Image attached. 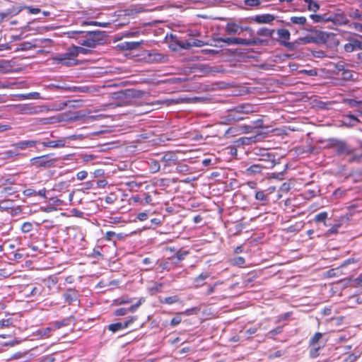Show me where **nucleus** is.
Instances as JSON below:
<instances>
[{
	"mask_svg": "<svg viewBox=\"0 0 362 362\" xmlns=\"http://www.w3.org/2000/svg\"><path fill=\"white\" fill-rule=\"evenodd\" d=\"M71 37L75 34H81V37L78 38V43L90 48H95L98 45H102L105 42L106 36L105 31H73L70 33Z\"/></svg>",
	"mask_w": 362,
	"mask_h": 362,
	"instance_id": "obj_1",
	"label": "nucleus"
},
{
	"mask_svg": "<svg viewBox=\"0 0 362 362\" xmlns=\"http://www.w3.org/2000/svg\"><path fill=\"white\" fill-rule=\"evenodd\" d=\"M327 148H333L337 155L341 157L351 155L354 151V149L345 141L337 139H329L327 141Z\"/></svg>",
	"mask_w": 362,
	"mask_h": 362,
	"instance_id": "obj_2",
	"label": "nucleus"
},
{
	"mask_svg": "<svg viewBox=\"0 0 362 362\" xmlns=\"http://www.w3.org/2000/svg\"><path fill=\"white\" fill-rule=\"evenodd\" d=\"M217 42H224L228 45H242L245 46H254L261 45L262 40L258 37L252 39H244L240 37H218L215 39Z\"/></svg>",
	"mask_w": 362,
	"mask_h": 362,
	"instance_id": "obj_3",
	"label": "nucleus"
},
{
	"mask_svg": "<svg viewBox=\"0 0 362 362\" xmlns=\"http://www.w3.org/2000/svg\"><path fill=\"white\" fill-rule=\"evenodd\" d=\"M59 161V158L54 156V154H47L41 156L35 157L30 159V163L36 168H48L54 167Z\"/></svg>",
	"mask_w": 362,
	"mask_h": 362,
	"instance_id": "obj_4",
	"label": "nucleus"
},
{
	"mask_svg": "<svg viewBox=\"0 0 362 362\" xmlns=\"http://www.w3.org/2000/svg\"><path fill=\"white\" fill-rule=\"evenodd\" d=\"M70 47L66 52L57 54L54 60L59 64L71 66L77 64L76 53Z\"/></svg>",
	"mask_w": 362,
	"mask_h": 362,
	"instance_id": "obj_5",
	"label": "nucleus"
},
{
	"mask_svg": "<svg viewBox=\"0 0 362 362\" xmlns=\"http://www.w3.org/2000/svg\"><path fill=\"white\" fill-rule=\"evenodd\" d=\"M268 160H261V161H264L266 163H257L253 164L251 166H250L248 168H247L246 171L247 174L250 175H257L262 172V169L264 168H272L276 165V162L274 160V156L272 154L267 155Z\"/></svg>",
	"mask_w": 362,
	"mask_h": 362,
	"instance_id": "obj_6",
	"label": "nucleus"
},
{
	"mask_svg": "<svg viewBox=\"0 0 362 362\" xmlns=\"http://www.w3.org/2000/svg\"><path fill=\"white\" fill-rule=\"evenodd\" d=\"M244 119V116H242L240 112H238L237 107L235 106L223 113L220 118V123L223 124H232Z\"/></svg>",
	"mask_w": 362,
	"mask_h": 362,
	"instance_id": "obj_7",
	"label": "nucleus"
},
{
	"mask_svg": "<svg viewBox=\"0 0 362 362\" xmlns=\"http://www.w3.org/2000/svg\"><path fill=\"white\" fill-rule=\"evenodd\" d=\"M247 31L250 36H254L253 30L249 27H242L235 23H228L226 26V31L228 35H241L243 31Z\"/></svg>",
	"mask_w": 362,
	"mask_h": 362,
	"instance_id": "obj_8",
	"label": "nucleus"
},
{
	"mask_svg": "<svg viewBox=\"0 0 362 362\" xmlns=\"http://www.w3.org/2000/svg\"><path fill=\"white\" fill-rule=\"evenodd\" d=\"M117 98H142L145 93L136 89H126L117 93Z\"/></svg>",
	"mask_w": 362,
	"mask_h": 362,
	"instance_id": "obj_9",
	"label": "nucleus"
},
{
	"mask_svg": "<svg viewBox=\"0 0 362 362\" xmlns=\"http://www.w3.org/2000/svg\"><path fill=\"white\" fill-rule=\"evenodd\" d=\"M328 22H332L335 25H341L346 24L347 19L343 13L330 11L329 13Z\"/></svg>",
	"mask_w": 362,
	"mask_h": 362,
	"instance_id": "obj_10",
	"label": "nucleus"
},
{
	"mask_svg": "<svg viewBox=\"0 0 362 362\" xmlns=\"http://www.w3.org/2000/svg\"><path fill=\"white\" fill-rule=\"evenodd\" d=\"M328 38V35L322 31H319L317 33V36H305L302 39V40L305 43H318V42H325Z\"/></svg>",
	"mask_w": 362,
	"mask_h": 362,
	"instance_id": "obj_11",
	"label": "nucleus"
},
{
	"mask_svg": "<svg viewBox=\"0 0 362 362\" xmlns=\"http://www.w3.org/2000/svg\"><path fill=\"white\" fill-rule=\"evenodd\" d=\"M19 110L22 114L26 115H35L42 111L40 107L34 106L32 104L20 105Z\"/></svg>",
	"mask_w": 362,
	"mask_h": 362,
	"instance_id": "obj_12",
	"label": "nucleus"
},
{
	"mask_svg": "<svg viewBox=\"0 0 362 362\" xmlns=\"http://www.w3.org/2000/svg\"><path fill=\"white\" fill-rule=\"evenodd\" d=\"M40 144L37 140H23L15 143L13 146L18 149H26L35 146L37 144Z\"/></svg>",
	"mask_w": 362,
	"mask_h": 362,
	"instance_id": "obj_13",
	"label": "nucleus"
},
{
	"mask_svg": "<svg viewBox=\"0 0 362 362\" xmlns=\"http://www.w3.org/2000/svg\"><path fill=\"white\" fill-rule=\"evenodd\" d=\"M238 112H240L242 116L243 115H248L255 112L256 107L250 103H243L236 106Z\"/></svg>",
	"mask_w": 362,
	"mask_h": 362,
	"instance_id": "obj_14",
	"label": "nucleus"
},
{
	"mask_svg": "<svg viewBox=\"0 0 362 362\" xmlns=\"http://www.w3.org/2000/svg\"><path fill=\"white\" fill-rule=\"evenodd\" d=\"M44 147H49V148H62L66 146V139L63 138L58 140L54 141H43L41 143Z\"/></svg>",
	"mask_w": 362,
	"mask_h": 362,
	"instance_id": "obj_15",
	"label": "nucleus"
},
{
	"mask_svg": "<svg viewBox=\"0 0 362 362\" xmlns=\"http://www.w3.org/2000/svg\"><path fill=\"white\" fill-rule=\"evenodd\" d=\"M142 44H144L143 40L139 42H123L120 44L119 47L123 49L132 51L137 49Z\"/></svg>",
	"mask_w": 362,
	"mask_h": 362,
	"instance_id": "obj_16",
	"label": "nucleus"
},
{
	"mask_svg": "<svg viewBox=\"0 0 362 362\" xmlns=\"http://www.w3.org/2000/svg\"><path fill=\"white\" fill-rule=\"evenodd\" d=\"M63 298H64L66 303H68L69 304H71L78 298L77 291L74 289L69 288L63 294Z\"/></svg>",
	"mask_w": 362,
	"mask_h": 362,
	"instance_id": "obj_17",
	"label": "nucleus"
},
{
	"mask_svg": "<svg viewBox=\"0 0 362 362\" xmlns=\"http://www.w3.org/2000/svg\"><path fill=\"white\" fill-rule=\"evenodd\" d=\"M57 88L74 93H88L91 90L88 86H57Z\"/></svg>",
	"mask_w": 362,
	"mask_h": 362,
	"instance_id": "obj_18",
	"label": "nucleus"
},
{
	"mask_svg": "<svg viewBox=\"0 0 362 362\" xmlns=\"http://www.w3.org/2000/svg\"><path fill=\"white\" fill-rule=\"evenodd\" d=\"M252 20L257 23H268L274 20V16L271 14H262L255 16Z\"/></svg>",
	"mask_w": 362,
	"mask_h": 362,
	"instance_id": "obj_19",
	"label": "nucleus"
},
{
	"mask_svg": "<svg viewBox=\"0 0 362 362\" xmlns=\"http://www.w3.org/2000/svg\"><path fill=\"white\" fill-rule=\"evenodd\" d=\"M36 42L37 40H35L33 42H23L18 45L16 51H27L33 48H35L38 47V45H37Z\"/></svg>",
	"mask_w": 362,
	"mask_h": 362,
	"instance_id": "obj_20",
	"label": "nucleus"
},
{
	"mask_svg": "<svg viewBox=\"0 0 362 362\" xmlns=\"http://www.w3.org/2000/svg\"><path fill=\"white\" fill-rule=\"evenodd\" d=\"M360 120L353 115H347L344 116L343 123L347 127H354L357 123H359Z\"/></svg>",
	"mask_w": 362,
	"mask_h": 362,
	"instance_id": "obj_21",
	"label": "nucleus"
},
{
	"mask_svg": "<svg viewBox=\"0 0 362 362\" xmlns=\"http://www.w3.org/2000/svg\"><path fill=\"white\" fill-rule=\"evenodd\" d=\"M209 277V272H203L194 279V284L195 287H200L205 283L204 281Z\"/></svg>",
	"mask_w": 362,
	"mask_h": 362,
	"instance_id": "obj_22",
	"label": "nucleus"
},
{
	"mask_svg": "<svg viewBox=\"0 0 362 362\" xmlns=\"http://www.w3.org/2000/svg\"><path fill=\"white\" fill-rule=\"evenodd\" d=\"M322 334L320 332H316L313 337L310 338L309 341L310 346H317L318 344H323L325 346V342L322 341Z\"/></svg>",
	"mask_w": 362,
	"mask_h": 362,
	"instance_id": "obj_23",
	"label": "nucleus"
},
{
	"mask_svg": "<svg viewBox=\"0 0 362 362\" xmlns=\"http://www.w3.org/2000/svg\"><path fill=\"white\" fill-rule=\"evenodd\" d=\"M22 8L18 6H13L11 8H9L6 10L5 13H2V18H6L8 16H13L18 14L21 11Z\"/></svg>",
	"mask_w": 362,
	"mask_h": 362,
	"instance_id": "obj_24",
	"label": "nucleus"
},
{
	"mask_svg": "<svg viewBox=\"0 0 362 362\" xmlns=\"http://www.w3.org/2000/svg\"><path fill=\"white\" fill-rule=\"evenodd\" d=\"M177 157L173 152H167L161 158V161L165 163V165H170L169 163L171 161H176Z\"/></svg>",
	"mask_w": 362,
	"mask_h": 362,
	"instance_id": "obj_25",
	"label": "nucleus"
},
{
	"mask_svg": "<svg viewBox=\"0 0 362 362\" xmlns=\"http://www.w3.org/2000/svg\"><path fill=\"white\" fill-rule=\"evenodd\" d=\"M310 18L315 23H326V22H328L329 13H324V14H322V15L311 14L310 16Z\"/></svg>",
	"mask_w": 362,
	"mask_h": 362,
	"instance_id": "obj_26",
	"label": "nucleus"
},
{
	"mask_svg": "<svg viewBox=\"0 0 362 362\" xmlns=\"http://www.w3.org/2000/svg\"><path fill=\"white\" fill-rule=\"evenodd\" d=\"M16 97L20 100L40 99V94L37 92H32L26 94H18Z\"/></svg>",
	"mask_w": 362,
	"mask_h": 362,
	"instance_id": "obj_27",
	"label": "nucleus"
},
{
	"mask_svg": "<svg viewBox=\"0 0 362 362\" xmlns=\"http://www.w3.org/2000/svg\"><path fill=\"white\" fill-rule=\"evenodd\" d=\"M72 322V317H66L60 321H56L54 322L53 325L54 329H60L62 327L69 326Z\"/></svg>",
	"mask_w": 362,
	"mask_h": 362,
	"instance_id": "obj_28",
	"label": "nucleus"
},
{
	"mask_svg": "<svg viewBox=\"0 0 362 362\" xmlns=\"http://www.w3.org/2000/svg\"><path fill=\"white\" fill-rule=\"evenodd\" d=\"M260 0H243V5L246 8H251L253 7H257L260 5Z\"/></svg>",
	"mask_w": 362,
	"mask_h": 362,
	"instance_id": "obj_29",
	"label": "nucleus"
},
{
	"mask_svg": "<svg viewBox=\"0 0 362 362\" xmlns=\"http://www.w3.org/2000/svg\"><path fill=\"white\" fill-rule=\"evenodd\" d=\"M291 23L296 25H304L307 22V19L304 16H292L290 18Z\"/></svg>",
	"mask_w": 362,
	"mask_h": 362,
	"instance_id": "obj_30",
	"label": "nucleus"
},
{
	"mask_svg": "<svg viewBox=\"0 0 362 362\" xmlns=\"http://www.w3.org/2000/svg\"><path fill=\"white\" fill-rule=\"evenodd\" d=\"M149 168L151 173H155L159 171L160 168V163L158 160L151 159L148 162Z\"/></svg>",
	"mask_w": 362,
	"mask_h": 362,
	"instance_id": "obj_31",
	"label": "nucleus"
},
{
	"mask_svg": "<svg viewBox=\"0 0 362 362\" xmlns=\"http://www.w3.org/2000/svg\"><path fill=\"white\" fill-rule=\"evenodd\" d=\"M255 199L258 201L267 202L269 201V196L264 191H257L255 193Z\"/></svg>",
	"mask_w": 362,
	"mask_h": 362,
	"instance_id": "obj_32",
	"label": "nucleus"
},
{
	"mask_svg": "<svg viewBox=\"0 0 362 362\" xmlns=\"http://www.w3.org/2000/svg\"><path fill=\"white\" fill-rule=\"evenodd\" d=\"M273 33L274 30H270L267 28H261L257 30V34L259 36L272 37Z\"/></svg>",
	"mask_w": 362,
	"mask_h": 362,
	"instance_id": "obj_33",
	"label": "nucleus"
},
{
	"mask_svg": "<svg viewBox=\"0 0 362 362\" xmlns=\"http://www.w3.org/2000/svg\"><path fill=\"white\" fill-rule=\"evenodd\" d=\"M312 348L310 349V356L312 358H315L319 356V351L320 349L323 347V344H318L317 346H311Z\"/></svg>",
	"mask_w": 362,
	"mask_h": 362,
	"instance_id": "obj_34",
	"label": "nucleus"
},
{
	"mask_svg": "<svg viewBox=\"0 0 362 362\" xmlns=\"http://www.w3.org/2000/svg\"><path fill=\"white\" fill-rule=\"evenodd\" d=\"M327 216H328L327 212H326V211L320 212L315 216V221L317 222V223L322 222V223H324V224L325 226H327L325 221H326Z\"/></svg>",
	"mask_w": 362,
	"mask_h": 362,
	"instance_id": "obj_35",
	"label": "nucleus"
},
{
	"mask_svg": "<svg viewBox=\"0 0 362 362\" xmlns=\"http://www.w3.org/2000/svg\"><path fill=\"white\" fill-rule=\"evenodd\" d=\"M344 50L346 52L356 51L355 39H351L348 43L344 45Z\"/></svg>",
	"mask_w": 362,
	"mask_h": 362,
	"instance_id": "obj_36",
	"label": "nucleus"
},
{
	"mask_svg": "<svg viewBox=\"0 0 362 362\" xmlns=\"http://www.w3.org/2000/svg\"><path fill=\"white\" fill-rule=\"evenodd\" d=\"M163 58L162 54L156 53V52H149L148 53V62H160L161 61V59Z\"/></svg>",
	"mask_w": 362,
	"mask_h": 362,
	"instance_id": "obj_37",
	"label": "nucleus"
},
{
	"mask_svg": "<svg viewBox=\"0 0 362 362\" xmlns=\"http://www.w3.org/2000/svg\"><path fill=\"white\" fill-rule=\"evenodd\" d=\"M263 120L262 119H258L252 122L251 125L247 126L246 128L248 131H252V129L255 128H261L262 127Z\"/></svg>",
	"mask_w": 362,
	"mask_h": 362,
	"instance_id": "obj_38",
	"label": "nucleus"
},
{
	"mask_svg": "<svg viewBox=\"0 0 362 362\" xmlns=\"http://www.w3.org/2000/svg\"><path fill=\"white\" fill-rule=\"evenodd\" d=\"M305 1L306 3H308V8L309 11L315 12L320 8L319 4L317 3H316L315 1H313V0H305Z\"/></svg>",
	"mask_w": 362,
	"mask_h": 362,
	"instance_id": "obj_39",
	"label": "nucleus"
},
{
	"mask_svg": "<svg viewBox=\"0 0 362 362\" xmlns=\"http://www.w3.org/2000/svg\"><path fill=\"white\" fill-rule=\"evenodd\" d=\"M72 49H74L76 53V57L79 54H87L90 52V50L82 47L73 46L71 47Z\"/></svg>",
	"mask_w": 362,
	"mask_h": 362,
	"instance_id": "obj_40",
	"label": "nucleus"
},
{
	"mask_svg": "<svg viewBox=\"0 0 362 362\" xmlns=\"http://www.w3.org/2000/svg\"><path fill=\"white\" fill-rule=\"evenodd\" d=\"M278 35L280 38L284 40H289L290 38V32L286 29H279L277 31Z\"/></svg>",
	"mask_w": 362,
	"mask_h": 362,
	"instance_id": "obj_41",
	"label": "nucleus"
},
{
	"mask_svg": "<svg viewBox=\"0 0 362 362\" xmlns=\"http://www.w3.org/2000/svg\"><path fill=\"white\" fill-rule=\"evenodd\" d=\"M108 329L112 332H116L122 329V322L112 323L108 325Z\"/></svg>",
	"mask_w": 362,
	"mask_h": 362,
	"instance_id": "obj_42",
	"label": "nucleus"
},
{
	"mask_svg": "<svg viewBox=\"0 0 362 362\" xmlns=\"http://www.w3.org/2000/svg\"><path fill=\"white\" fill-rule=\"evenodd\" d=\"M52 327H46L44 329H41L38 331L39 334L41 335L42 337H48L50 336L51 332L52 331Z\"/></svg>",
	"mask_w": 362,
	"mask_h": 362,
	"instance_id": "obj_43",
	"label": "nucleus"
},
{
	"mask_svg": "<svg viewBox=\"0 0 362 362\" xmlns=\"http://www.w3.org/2000/svg\"><path fill=\"white\" fill-rule=\"evenodd\" d=\"M33 230V225L30 222H25L21 226V230L24 233H29Z\"/></svg>",
	"mask_w": 362,
	"mask_h": 362,
	"instance_id": "obj_44",
	"label": "nucleus"
},
{
	"mask_svg": "<svg viewBox=\"0 0 362 362\" xmlns=\"http://www.w3.org/2000/svg\"><path fill=\"white\" fill-rule=\"evenodd\" d=\"M283 331V327H281V326H279L272 330H270L268 333V335L270 337H274V336L281 333Z\"/></svg>",
	"mask_w": 362,
	"mask_h": 362,
	"instance_id": "obj_45",
	"label": "nucleus"
},
{
	"mask_svg": "<svg viewBox=\"0 0 362 362\" xmlns=\"http://www.w3.org/2000/svg\"><path fill=\"white\" fill-rule=\"evenodd\" d=\"M129 312V308H120L115 310V315L116 316H123V315H125L126 314H127Z\"/></svg>",
	"mask_w": 362,
	"mask_h": 362,
	"instance_id": "obj_46",
	"label": "nucleus"
},
{
	"mask_svg": "<svg viewBox=\"0 0 362 362\" xmlns=\"http://www.w3.org/2000/svg\"><path fill=\"white\" fill-rule=\"evenodd\" d=\"M42 293V288L41 287H33L31 291H30L29 294L28 296H39Z\"/></svg>",
	"mask_w": 362,
	"mask_h": 362,
	"instance_id": "obj_47",
	"label": "nucleus"
},
{
	"mask_svg": "<svg viewBox=\"0 0 362 362\" xmlns=\"http://www.w3.org/2000/svg\"><path fill=\"white\" fill-rule=\"evenodd\" d=\"M245 262V258L243 257H236L232 259V263L234 265H243Z\"/></svg>",
	"mask_w": 362,
	"mask_h": 362,
	"instance_id": "obj_48",
	"label": "nucleus"
},
{
	"mask_svg": "<svg viewBox=\"0 0 362 362\" xmlns=\"http://www.w3.org/2000/svg\"><path fill=\"white\" fill-rule=\"evenodd\" d=\"M188 253L189 252L187 251L179 250L175 254V256H176V257H177L178 261H182V260H183L185 258V257L188 255Z\"/></svg>",
	"mask_w": 362,
	"mask_h": 362,
	"instance_id": "obj_49",
	"label": "nucleus"
},
{
	"mask_svg": "<svg viewBox=\"0 0 362 362\" xmlns=\"http://www.w3.org/2000/svg\"><path fill=\"white\" fill-rule=\"evenodd\" d=\"M23 194L26 197H35L37 196V191L34 189L28 188L23 191Z\"/></svg>",
	"mask_w": 362,
	"mask_h": 362,
	"instance_id": "obj_50",
	"label": "nucleus"
},
{
	"mask_svg": "<svg viewBox=\"0 0 362 362\" xmlns=\"http://www.w3.org/2000/svg\"><path fill=\"white\" fill-rule=\"evenodd\" d=\"M181 321H182L181 316L180 314H178L171 320L170 325L173 326V327L177 326V325H179L181 322Z\"/></svg>",
	"mask_w": 362,
	"mask_h": 362,
	"instance_id": "obj_51",
	"label": "nucleus"
},
{
	"mask_svg": "<svg viewBox=\"0 0 362 362\" xmlns=\"http://www.w3.org/2000/svg\"><path fill=\"white\" fill-rule=\"evenodd\" d=\"M136 320V317H131L129 320L122 322V329L127 328L131 324H132Z\"/></svg>",
	"mask_w": 362,
	"mask_h": 362,
	"instance_id": "obj_52",
	"label": "nucleus"
},
{
	"mask_svg": "<svg viewBox=\"0 0 362 362\" xmlns=\"http://www.w3.org/2000/svg\"><path fill=\"white\" fill-rule=\"evenodd\" d=\"M341 75L344 80H351L353 76L351 71L349 69H346Z\"/></svg>",
	"mask_w": 362,
	"mask_h": 362,
	"instance_id": "obj_53",
	"label": "nucleus"
},
{
	"mask_svg": "<svg viewBox=\"0 0 362 362\" xmlns=\"http://www.w3.org/2000/svg\"><path fill=\"white\" fill-rule=\"evenodd\" d=\"M177 298L176 296H169V297H166L163 302L167 303V304H169V305H171L175 302L177 301Z\"/></svg>",
	"mask_w": 362,
	"mask_h": 362,
	"instance_id": "obj_54",
	"label": "nucleus"
},
{
	"mask_svg": "<svg viewBox=\"0 0 362 362\" xmlns=\"http://www.w3.org/2000/svg\"><path fill=\"white\" fill-rule=\"evenodd\" d=\"M88 176V173L85 170H81L76 174V177L79 180H85Z\"/></svg>",
	"mask_w": 362,
	"mask_h": 362,
	"instance_id": "obj_55",
	"label": "nucleus"
},
{
	"mask_svg": "<svg viewBox=\"0 0 362 362\" xmlns=\"http://www.w3.org/2000/svg\"><path fill=\"white\" fill-rule=\"evenodd\" d=\"M142 299H140L136 303L131 305L129 308L130 313H134L137 308L141 305Z\"/></svg>",
	"mask_w": 362,
	"mask_h": 362,
	"instance_id": "obj_56",
	"label": "nucleus"
},
{
	"mask_svg": "<svg viewBox=\"0 0 362 362\" xmlns=\"http://www.w3.org/2000/svg\"><path fill=\"white\" fill-rule=\"evenodd\" d=\"M191 42H192V47H200L204 46V42L200 40L195 39V40H192Z\"/></svg>",
	"mask_w": 362,
	"mask_h": 362,
	"instance_id": "obj_57",
	"label": "nucleus"
},
{
	"mask_svg": "<svg viewBox=\"0 0 362 362\" xmlns=\"http://www.w3.org/2000/svg\"><path fill=\"white\" fill-rule=\"evenodd\" d=\"M180 47H181L183 49H189L192 46V42L191 41H186V42H182L179 43Z\"/></svg>",
	"mask_w": 362,
	"mask_h": 362,
	"instance_id": "obj_58",
	"label": "nucleus"
},
{
	"mask_svg": "<svg viewBox=\"0 0 362 362\" xmlns=\"http://www.w3.org/2000/svg\"><path fill=\"white\" fill-rule=\"evenodd\" d=\"M357 356L350 354L344 358L343 362H354L357 359Z\"/></svg>",
	"mask_w": 362,
	"mask_h": 362,
	"instance_id": "obj_59",
	"label": "nucleus"
},
{
	"mask_svg": "<svg viewBox=\"0 0 362 362\" xmlns=\"http://www.w3.org/2000/svg\"><path fill=\"white\" fill-rule=\"evenodd\" d=\"M136 218L141 221H146L148 218V214L146 212L139 213Z\"/></svg>",
	"mask_w": 362,
	"mask_h": 362,
	"instance_id": "obj_60",
	"label": "nucleus"
},
{
	"mask_svg": "<svg viewBox=\"0 0 362 362\" xmlns=\"http://www.w3.org/2000/svg\"><path fill=\"white\" fill-rule=\"evenodd\" d=\"M339 228V225H335L332 227H331L328 230H327V234L328 235H330V234H335V233H338V229Z\"/></svg>",
	"mask_w": 362,
	"mask_h": 362,
	"instance_id": "obj_61",
	"label": "nucleus"
},
{
	"mask_svg": "<svg viewBox=\"0 0 362 362\" xmlns=\"http://www.w3.org/2000/svg\"><path fill=\"white\" fill-rule=\"evenodd\" d=\"M335 67L337 71H341V73L346 69V65L342 62L337 63Z\"/></svg>",
	"mask_w": 362,
	"mask_h": 362,
	"instance_id": "obj_62",
	"label": "nucleus"
},
{
	"mask_svg": "<svg viewBox=\"0 0 362 362\" xmlns=\"http://www.w3.org/2000/svg\"><path fill=\"white\" fill-rule=\"evenodd\" d=\"M350 16L354 18L362 20V14H361L357 10L352 11L350 13Z\"/></svg>",
	"mask_w": 362,
	"mask_h": 362,
	"instance_id": "obj_63",
	"label": "nucleus"
},
{
	"mask_svg": "<svg viewBox=\"0 0 362 362\" xmlns=\"http://www.w3.org/2000/svg\"><path fill=\"white\" fill-rule=\"evenodd\" d=\"M55 358L52 355L45 356L42 358V362H54Z\"/></svg>",
	"mask_w": 362,
	"mask_h": 362,
	"instance_id": "obj_64",
	"label": "nucleus"
}]
</instances>
